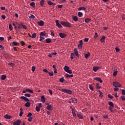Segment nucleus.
<instances>
[{
	"label": "nucleus",
	"mask_w": 125,
	"mask_h": 125,
	"mask_svg": "<svg viewBox=\"0 0 125 125\" xmlns=\"http://www.w3.org/2000/svg\"><path fill=\"white\" fill-rule=\"evenodd\" d=\"M47 2L49 5H52V2L51 1L49 0Z\"/></svg>",
	"instance_id": "obj_46"
},
{
	"label": "nucleus",
	"mask_w": 125,
	"mask_h": 125,
	"mask_svg": "<svg viewBox=\"0 0 125 125\" xmlns=\"http://www.w3.org/2000/svg\"><path fill=\"white\" fill-rule=\"evenodd\" d=\"M69 102L72 103H77V102H78V100H77L76 98H72L69 100Z\"/></svg>",
	"instance_id": "obj_6"
},
{
	"label": "nucleus",
	"mask_w": 125,
	"mask_h": 125,
	"mask_svg": "<svg viewBox=\"0 0 125 125\" xmlns=\"http://www.w3.org/2000/svg\"><path fill=\"white\" fill-rule=\"evenodd\" d=\"M100 41L101 42H105V37L104 36L101 39Z\"/></svg>",
	"instance_id": "obj_30"
},
{
	"label": "nucleus",
	"mask_w": 125,
	"mask_h": 125,
	"mask_svg": "<svg viewBox=\"0 0 125 125\" xmlns=\"http://www.w3.org/2000/svg\"><path fill=\"white\" fill-rule=\"evenodd\" d=\"M45 38H44V37H42V36H40V39L39 40L40 42H42V41H44V40L45 39Z\"/></svg>",
	"instance_id": "obj_40"
},
{
	"label": "nucleus",
	"mask_w": 125,
	"mask_h": 125,
	"mask_svg": "<svg viewBox=\"0 0 125 125\" xmlns=\"http://www.w3.org/2000/svg\"><path fill=\"white\" fill-rule=\"evenodd\" d=\"M61 24L62 26H64L65 27H67V28H71L72 27V23H70L69 21L66 22V21H61Z\"/></svg>",
	"instance_id": "obj_1"
},
{
	"label": "nucleus",
	"mask_w": 125,
	"mask_h": 125,
	"mask_svg": "<svg viewBox=\"0 0 125 125\" xmlns=\"http://www.w3.org/2000/svg\"><path fill=\"white\" fill-rule=\"evenodd\" d=\"M78 10L79 11H81V10H85L86 9V8L85 7H81L78 8Z\"/></svg>",
	"instance_id": "obj_22"
},
{
	"label": "nucleus",
	"mask_w": 125,
	"mask_h": 125,
	"mask_svg": "<svg viewBox=\"0 0 125 125\" xmlns=\"http://www.w3.org/2000/svg\"><path fill=\"white\" fill-rule=\"evenodd\" d=\"M88 41H89V39H88V38H85L84 39V42H88Z\"/></svg>",
	"instance_id": "obj_60"
},
{
	"label": "nucleus",
	"mask_w": 125,
	"mask_h": 125,
	"mask_svg": "<svg viewBox=\"0 0 125 125\" xmlns=\"http://www.w3.org/2000/svg\"><path fill=\"white\" fill-rule=\"evenodd\" d=\"M27 117V118H31V117H32V113H29Z\"/></svg>",
	"instance_id": "obj_50"
},
{
	"label": "nucleus",
	"mask_w": 125,
	"mask_h": 125,
	"mask_svg": "<svg viewBox=\"0 0 125 125\" xmlns=\"http://www.w3.org/2000/svg\"><path fill=\"white\" fill-rule=\"evenodd\" d=\"M5 79H6V76H5V75H2L1 77V80H2V81H4Z\"/></svg>",
	"instance_id": "obj_29"
},
{
	"label": "nucleus",
	"mask_w": 125,
	"mask_h": 125,
	"mask_svg": "<svg viewBox=\"0 0 125 125\" xmlns=\"http://www.w3.org/2000/svg\"><path fill=\"white\" fill-rule=\"evenodd\" d=\"M89 89L91 90H92L93 91L94 89H93V86H92V85H91V84H89Z\"/></svg>",
	"instance_id": "obj_44"
},
{
	"label": "nucleus",
	"mask_w": 125,
	"mask_h": 125,
	"mask_svg": "<svg viewBox=\"0 0 125 125\" xmlns=\"http://www.w3.org/2000/svg\"><path fill=\"white\" fill-rule=\"evenodd\" d=\"M113 90L114 91H118L119 88L118 87H115V88H114Z\"/></svg>",
	"instance_id": "obj_62"
},
{
	"label": "nucleus",
	"mask_w": 125,
	"mask_h": 125,
	"mask_svg": "<svg viewBox=\"0 0 125 125\" xmlns=\"http://www.w3.org/2000/svg\"><path fill=\"white\" fill-rule=\"evenodd\" d=\"M13 44H14V45H19V43H18V42H13Z\"/></svg>",
	"instance_id": "obj_42"
},
{
	"label": "nucleus",
	"mask_w": 125,
	"mask_h": 125,
	"mask_svg": "<svg viewBox=\"0 0 125 125\" xmlns=\"http://www.w3.org/2000/svg\"><path fill=\"white\" fill-rule=\"evenodd\" d=\"M96 87L98 89H100V88H101V86L99 85V83H96Z\"/></svg>",
	"instance_id": "obj_38"
},
{
	"label": "nucleus",
	"mask_w": 125,
	"mask_h": 125,
	"mask_svg": "<svg viewBox=\"0 0 125 125\" xmlns=\"http://www.w3.org/2000/svg\"><path fill=\"white\" fill-rule=\"evenodd\" d=\"M48 75H49V76H53V72H49Z\"/></svg>",
	"instance_id": "obj_59"
},
{
	"label": "nucleus",
	"mask_w": 125,
	"mask_h": 125,
	"mask_svg": "<svg viewBox=\"0 0 125 125\" xmlns=\"http://www.w3.org/2000/svg\"><path fill=\"white\" fill-rule=\"evenodd\" d=\"M65 76L66 77V78H73V77H74V75L73 74L69 75L68 74H65Z\"/></svg>",
	"instance_id": "obj_20"
},
{
	"label": "nucleus",
	"mask_w": 125,
	"mask_h": 125,
	"mask_svg": "<svg viewBox=\"0 0 125 125\" xmlns=\"http://www.w3.org/2000/svg\"><path fill=\"white\" fill-rule=\"evenodd\" d=\"M23 114H24V112H23L22 111H21L19 114L20 117H22V115H23Z\"/></svg>",
	"instance_id": "obj_55"
},
{
	"label": "nucleus",
	"mask_w": 125,
	"mask_h": 125,
	"mask_svg": "<svg viewBox=\"0 0 125 125\" xmlns=\"http://www.w3.org/2000/svg\"><path fill=\"white\" fill-rule=\"evenodd\" d=\"M21 99H23V100H24V101H26V102L29 101V99H28L26 97H24V96H21Z\"/></svg>",
	"instance_id": "obj_23"
},
{
	"label": "nucleus",
	"mask_w": 125,
	"mask_h": 125,
	"mask_svg": "<svg viewBox=\"0 0 125 125\" xmlns=\"http://www.w3.org/2000/svg\"><path fill=\"white\" fill-rule=\"evenodd\" d=\"M21 26H22V28L23 29H24L25 30H26L27 29V27L24 24H22Z\"/></svg>",
	"instance_id": "obj_56"
},
{
	"label": "nucleus",
	"mask_w": 125,
	"mask_h": 125,
	"mask_svg": "<svg viewBox=\"0 0 125 125\" xmlns=\"http://www.w3.org/2000/svg\"><path fill=\"white\" fill-rule=\"evenodd\" d=\"M108 104L111 107H114V103H113L112 102H109Z\"/></svg>",
	"instance_id": "obj_32"
},
{
	"label": "nucleus",
	"mask_w": 125,
	"mask_h": 125,
	"mask_svg": "<svg viewBox=\"0 0 125 125\" xmlns=\"http://www.w3.org/2000/svg\"><path fill=\"white\" fill-rule=\"evenodd\" d=\"M78 48H79V49L83 48V40L80 41L79 44H78Z\"/></svg>",
	"instance_id": "obj_7"
},
{
	"label": "nucleus",
	"mask_w": 125,
	"mask_h": 125,
	"mask_svg": "<svg viewBox=\"0 0 125 125\" xmlns=\"http://www.w3.org/2000/svg\"><path fill=\"white\" fill-rule=\"evenodd\" d=\"M25 107L29 108V107L31 106V103L29 102H27L26 103H25Z\"/></svg>",
	"instance_id": "obj_18"
},
{
	"label": "nucleus",
	"mask_w": 125,
	"mask_h": 125,
	"mask_svg": "<svg viewBox=\"0 0 125 125\" xmlns=\"http://www.w3.org/2000/svg\"><path fill=\"white\" fill-rule=\"evenodd\" d=\"M36 110L37 112H40V111H41V107H40V106H36Z\"/></svg>",
	"instance_id": "obj_31"
},
{
	"label": "nucleus",
	"mask_w": 125,
	"mask_h": 125,
	"mask_svg": "<svg viewBox=\"0 0 125 125\" xmlns=\"http://www.w3.org/2000/svg\"><path fill=\"white\" fill-rule=\"evenodd\" d=\"M37 37V34L36 33H33L31 36L32 39H35Z\"/></svg>",
	"instance_id": "obj_36"
},
{
	"label": "nucleus",
	"mask_w": 125,
	"mask_h": 125,
	"mask_svg": "<svg viewBox=\"0 0 125 125\" xmlns=\"http://www.w3.org/2000/svg\"><path fill=\"white\" fill-rule=\"evenodd\" d=\"M20 124H21V121L20 120H17L13 123L14 125H20Z\"/></svg>",
	"instance_id": "obj_12"
},
{
	"label": "nucleus",
	"mask_w": 125,
	"mask_h": 125,
	"mask_svg": "<svg viewBox=\"0 0 125 125\" xmlns=\"http://www.w3.org/2000/svg\"><path fill=\"white\" fill-rule=\"evenodd\" d=\"M56 25L57 26V27H58V28H59L60 29H61V28H63V26H62L61 24L59 23V21H58V20L56 21Z\"/></svg>",
	"instance_id": "obj_5"
},
{
	"label": "nucleus",
	"mask_w": 125,
	"mask_h": 125,
	"mask_svg": "<svg viewBox=\"0 0 125 125\" xmlns=\"http://www.w3.org/2000/svg\"><path fill=\"white\" fill-rule=\"evenodd\" d=\"M109 109L110 111H111L112 112H114V110H113V107L112 106H109Z\"/></svg>",
	"instance_id": "obj_58"
},
{
	"label": "nucleus",
	"mask_w": 125,
	"mask_h": 125,
	"mask_svg": "<svg viewBox=\"0 0 125 125\" xmlns=\"http://www.w3.org/2000/svg\"><path fill=\"white\" fill-rule=\"evenodd\" d=\"M77 116L80 118V119H83V115L80 113L78 114H77Z\"/></svg>",
	"instance_id": "obj_26"
},
{
	"label": "nucleus",
	"mask_w": 125,
	"mask_h": 125,
	"mask_svg": "<svg viewBox=\"0 0 125 125\" xmlns=\"http://www.w3.org/2000/svg\"><path fill=\"white\" fill-rule=\"evenodd\" d=\"M49 92L50 95H52V90L49 89Z\"/></svg>",
	"instance_id": "obj_64"
},
{
	"label": "nucleus",
	"mask_w": 125,
	"mask_h": 125,
	"mask_svg": "<svg viewBox=\"0 0 125 125\" xmlns=\"http://www.w3.org/2000/svg\"><path fill=\"white\" fill-rule=\"evenodd\" d=\"M8 65H10L11 67H14V63L12 62L8 63Z\"/></svg>",
	"instance_id": "obj_49"
},
{
	"label": "nucleus",
	"mask_w": 125,
	"mask_h": 125,
	"mask_svg": "<svg viewBox=\"0 0 125 125\" xmlns=\"http://www.w3.org/2000/svg\"><path fill=\"white\" fill-rule=\"evenodd\" d=\"M59 36L62 39H64V38H66V34L62 33H60Z\"/></svg>",
	"instance_id": "obj_9"
},
{
	"label": "nucleus",
	"mask_w": 125,
	"mask_h": 125,
	"mask_svg": "<svg viewBox=\"0 0 125 125\" xmlns=\"http://www.w3.org/2000/svg\"><path fill=\"white\" fill-rule=\"evenodd\" d=\"M46 109H47V110H52V106L51 105H48L46 106Z\"/></svg>",
	"instance_id": "obj_19"
},
{
	"label": "nucleus",
	"mask_w": 125,
	"mask_h": 125,
	"mask_svg": "<svg viewBox=\"0 0 125 125\" xmlns=\"http://www.w3.org/2000/svg\"><path fill=\"white\" fill-rule=\"evenodd\" d=\"M113 85L114 87H122V85L121 83L117 82H114L113 83Z\"/></svg>",
	"instance_id": "obj_3"
},
{
	"label": "nucleus",
	"mask_w": 125,
	"mask_h": 125,
	"mask_svg": "<svg viewBox=\"0 0 125 125\" xmlns=\"http://www.w3.org/2000/svg\"><path fill=\"white\" fill-rule=\"evenodd\" d=\"M63 70H64L65 72L68 73V74H72L73 73L72 70H70V67L68 66V65H65L63 67Z\"/></svg>",
	"instance_id": "obj_2"
},
{
	"label": "nucleus",
	"mask_w": 125,
	"mask_h": 125,
	"mask_svg": "<svg viewBox=\"0 0 125 125\" xmlns=\"http://www.w3.org/2000/svg\"><path fill=\"white\" fill-rule=\"evenodd\" d=\"M21 45L23 46V45H25V42H24V41H21Z\"/></svg>",
	"instance_id": "obj_53"
},
{
	"label": "nucleus",
	"mask_w": 125,
	"mask_h": 125,
	"mask_svg": "<svg viewBox=\"0 0 125 125\" xmlns=\"http://www.w3.org/2000/svg\"><path fill=\"white\" fill-rule=\"evenodd\" d=\"M46 43H50L51 42V40L50 39H46Z\"/></svg>",
	"instance_id": "obj_28"
},
{
	"label": "nucleus",
	"mask_w": 125,
	"mask_h": 125,
	"mask_svg": "<svg viewBox=\"0 0 125 125\" xmlns=\"http://www.w3.org/2000/svg\"><path fill=\"white\" fill-rule=\"evenodd\" d=\"M38 24L39 26H43L44 25V22L42 21L38 22Z\"/></svg>",
	"instance_id": "obj_13"
},
{
	"label": "nucleus",
	"mask_w": 125,
	"mask_h": 125,
	"mask_svg": "<svg viewBox=\"0 0 125 125\" xmlns=\"http://www.w3.org/2000/svg\"><path fill=\"white\" fill-rule=\"evenodd\" d=\"M46 35V33H45V31L41 32L40 34V36L41 37H44Z\"/></svg>",
	"instance_id": "obj_14"
},
{
	"label": "nucleus",
	"mask_w": 125,
	"mask_h": 125,
	"mask_svg": "<svg viewBox=\"0 0 125 125\" xmlns=\"http://www.w3.org/2000/svg\"><path fill=\"white\" fill-rule=\"evenodd\" d=\"M71 59H74V53H72L70 55Z\"/></svg>",
	"instance_id": "obj_48"
},
{
	"label": "nucleus",
	"mask_w": 125,
	"mask_h": 125,
	"mask_svg": "<svg viewBox=\"0 0 125 125\" xmlns=\"http://www.w3.org/2000/svg\"><path fill=\"white\" fill-rule=\"evenodd\" d=\"M89 56H90V54L89 53V52H88L87 54L84 55V57L86 59L88 58V57H89Z\"/></svg>",
	"instance_id": "obj_25"
},
{
	"label": "nucleus",
	"mask_w": 125,
	"mask_h": 125,
	"mask_svg": "<svg viewBox=\"0 0 125 125\" xmlns=\"http://www.w3.org/2000/svg\"><path fill=\"white\" fill-rule=\"evenodd\" d=\"M121 99H122V100L123 101H125V96H122L121 97Z\"/></svg>",
	"instance_id": "obj_54"
},
{
	"label": "nucleus",
	"mask_w": 125,
	"mask_h": 125,
	"mask_svg": "<svg viewBox=\"0 0 125 125\" xmlns=\"http://www.w3.org/2000/svg\"><path fill=\"white\" fill-rule=\"evenodd\" d=\"M118 74V71H116L113 72V76L116 77L117 76V74Z\"/></svg>",
	"instance_id": "obj_47"
},
{
	"label": "nucleus",
	"mask_w": 125,
	"mask_h": 125,
	"mask_svg": "<svg viewBox=\"0 0 125 125\" xmlns=\"http://www.w3.org/2000/svg\"><path fill=\"white\" fill-rule=\"evenodd\" d=\"M85 23H88L89 22H91V19L87 18L85 19Z\"/></svg>",
	"instance_id": "obj_24"
},
{
	"label": "nucleus",
	"mask_w": 125,
	"mask_h": 125,
	"mask_svg": "<svg viewBox=\"0 0 125 125\" xmlns=\"http://www.w3.org/2000/svg\"><path fill=\"white\" fill-rule=\"evenodd\" d=\"M24 96H26V97H31V95L30 94H25Z\"/></svg>",
	"instance_id": "obj_43"
},
{
	"label": "nucleus",
	"mask_w": 125,
	"mask_h": 125,
	"mask_svg": "<svg viewBox=\"0 0 125 125\" xmlns=\"http://www.w3.org/2000/svg\"><path fill=\"white\" fill-rule=\"evenodd\" d=\"M33 120V118L32 117H29L28 121L29 122H32V120Z\"/></svg>",
	"instance_id": "obj_61"
},
{
	"label": "nucleus",
	"mask_w": 125,
	"mask_h": 125,
	"mask_svg": "<svg viewBox=\"0 0 125 125\" xmlns=\"http://www.w3.org/2000/svg\"><path fill=\"white\" fill-rule=\"evenodd\" d=\"M26 91H27L28 92H30V93H33V90L30 89H26Z\"/></svg>",
	"instance_id": "obj_41"
},
{
	"label": "nucleus",
	"mask_w": 125,
	"mask_h": 125,
	"mask_svg": "<svg viewBox=\"0 0 125 125\" xmlns=\"http://www.w3.org/2000/svg\"><path fill=\"white\" fill-rule=\"evenodd\" d=\"M30 6H32V7H35L36 4L35 3V2H32L30 4Z\"/></svg>",
	"instance_id": "obj_34"
},
{
	"label": "nucleus",
	"mask_w": 125,
	"mask_h": 125,
	"mask_svg": "<svg viewBox=\"0 0 125 125\" xmlns=\"http://www.w3.org/2000/svg\"><path fill=\"white\" fill-rule=\"evenodd\" d=\"M62 92H64V93H68V94H71L72 93V91L68 90L67 89H62Z\"/></svg>",
	"instance_id": "obj_4"
},
{
	"label": "nucleus",
	"mask_w": 125,
	"mask_h": 125,
	"mask_svg": "<svg viewBox=\"0 0 125 125\" xmlns=\"http://www.w3.org/2000/svg\"><path fill=\"white\" fill-rule=\"evenodd\" d=\"M74 51L76 56H77V57H79V52L78 51V49H77V48H75Z\"/></svg>",
	"instance_id": "obj_16"
},
{
	"label": "nucleus",
	"mask_w": 125,
	"mask_h": 125,
	"mask_svg": "<svg viewBox=\"0 0 125 125\" xmlns=\"http://www.w3.org/2000/svg\"><path fill=\"white\" fill-rule=\"evenodd\" d=\"M35 70H36V67L33 66L32 67V71L35 72Z\"/></svg>",
	"instance_id": "obj_51"
},
{
	"label": "nucleus",
	"mask_w": 125,
	"mask_h": 125,
	"mask_svg": "<svg viewBox=\"0 0 125 125\" xmlns=\"http://www.w3.org/2000/svg\"><path fill=\"white\" fill-rule=\"evenodd\" d=\"M9 29L10 31H12V30L13 29V27H12V25H11V24H9Z\"/></svg>",
	"instance_id": "obj_37"
},
{
	"label": "nucleus",
	"mask_w": 125,
	"mask_h": 125,
	"mask_svg": "<svg viewBox=\"0 0 125 125\" xmlns=\"http://www.w3.org/2000/svg\"><path fill=\"white\" fill-rule=\"evenodd\" d=\"M4 118H5V119L10 120V119H11V116H10V115H9L8 114H6L4 116Z\"/></svg>",
	"instance_id": "obj_17"
},
{
	"label": "nucleus",
	"mask_w": 125,
	"mask_h": 125,
	"mask_svg": "<svg viewBox=\"0 0 125 125\" xmlns=\"http://www.w3.org/2000/svg\"><path fill=\"white\" fill-rule=\"evenodd\" d=\"M70 108L72 109V115L73 117L76 118V117H77V115L76 114V112H75L74 108H72V106H70Z\"/></svg>",
	"instance_id": "obj_10"
},
{
	"label": "nucleus",
	"mask_w": 125,
	"mask_h": 125,
	"mask_svg": "<svg viewBox=\"0 0 125 125\" xmlns=\"http://www.w3.org/2000/svg\"><path fill=\"white\" fill-rule=\"evenodd\" d=\"M35 17L34 16V15H31L30 16H29V19H35Z\"/></svg>",
	"instance_id": "obj_39"
},
{
	"label": "nucleus",
	"mask_w": 125,
	"mask_h": 125,
	"mask_svg": "<svg viewBox=\"0 0 125 125\" xmlns=\"http://www.w3.org/2000/svg\"><path fill=\"white\" fill-rule=\"evenodd\" d=\"M72 19L73 21H75V22H77L78 21V17L76 16H72Z\"/></svg>",
	"instance_id": "obj_15"
},
{
	"label": "nucleus",
	"mask_w": 125,
	"mask_h": 125,
	"mask_svg": "<svg viewBox=\"0 0 125 125\" xmlns=\"http://www.w3.org/2000/svg\"><path fill=\"white\" fill-rule=\"evenodd\" d=\"M78 15L79 17H82L83 16V13H82V12H79L78 13Z\"/></svg>",
	"instance_id": "obj_33"
},
{
	"label": "nucleus",
	"mask_w": 125,
	"mask_h": 125,
	"mask_svg": "<svg viewBox=\"0 0 125 125\" xmlns=\"http://www.w3.org/2000/svg\"><path fill=\"white\" fill-rule=\"evenodd\" d=\"M1 18L3 20H5V18H6V17H5V15H2L1 16Z\"/></svg>",
	"instance_id": "obj_63"
},
{
	"label": "nucleus",
	"mask_w": 125,
	"mask_h": 125,
	"mask_svg": "<svg viewBox=\"0 0 125 125\" xmlns=\"http://www.w3.org/2000/svg\"><path fill=\"white\" fill-rule=\"evenodd\" d=\"M108 98H110V99H113V98H114V97H112V95H111L110 94L108 95Z\"/></svg>",
	"instance_id": "obj_45"
},
{
	"label": "nucleus",
	"mask_w": 125,
	"mask_h": 125,
	"mask_svg": "<svg viewBox=\"0 0 125 125\" xmlns=\"http://www.w3.org/2000/svg\"><path fill=\"white\" fill-rule=\"evenodd\" d=\"M94 80H95V81H97V82H99L101 83H103V81H102L101 80V78L99 77L94 78Z\"/></svg>",
	"instance_id": "obj_8"
},
{
	"label": "nucleus",
	"mask_w": 125,
	"mask_h": 125,
	"mask_svg": "<svg viewBox=\"0 0 125 125\" xmlns=\"http://www.w3.org/2000/svg\"><path fill=\"white\" fill-rule=\"evenodd\" d=\"M115 50H116V52H119L120 51V49H119V48L118 47H116L115 48Z\"/></svg>",
	"instance_id": "obj_57"
},
{
	"label": "nucleus",
	"mask_w": 125,
	"mask_h": 125,
	"mask_svg": "<svg viewBox=\"0 0 125 125\" xmlns=\"http://www.w3.org/2000/svg\"><path fill=\"white\" fill-rule=\"evenodd\" d=\"M60 83H63L65 80L64 79V77H62L59 80Z\"/></svg>",
	"instance_id": "obj_35"
},
{
	"label": "nucleus",
	"mask_w": 125,
	"mask_h": 125,
	"mask_svg": "<svg viewBox=\"0 0 125 125\" xmlns=\"http://www.w3.org/2000/svg\"><path fill=\"white\" fill-rule=\"evenodd\" d=\"M41 101L42 103H44V102H45V98H44V96H41Z\"/></svg>",
	"instance_id": "obj_21"
},
{
	"label": "nucleus",
	"mask_w": 125,
	"mask_h": 125,
	"mask_svg": "<svg viewBox=\"0 0 125 125\" xmlns=\"http://www.w3.org/2000/svg\"><path fill=\"white\" fill-rule=\"evenodd\" d=\"M50 32H51V36H53V37H54V36H55L54 32L53 31H52V30H51Z\"/></svg>",
	"instance_id": "obj_52"
},
{
	"label": "nucleus",
	"mask_w": 125,
	"mask_h": 125,
	"mask_svg": "<svg viewBox=\"0 0 125 125\" xmlns=\"http://www.w3.org/2000/svg\"><path fill=\"white\" fill-rule=\"evenodd\" d=\"M101 68V67L95 66L93 67V70L94 72H97V70H99V69H100Z\"/></svg>",
	"instance_id": "obj_11"
},
{
	"label": "nucleus",
	"mask_w": 125,
	"mask_h": 125,
	"mask_svg": "<svg viewBox=\"0 0 125 125\" xmlns=\"http://www.w3.org/2000/svg\"><path fill=\"white\" fill-rule=\"evenodd\" d=\"M44 4V1L43 0H41L40 1V5L43 7V4Z\"/></svg>",
	"instance_id": "obj_27"
}]
</instances>
